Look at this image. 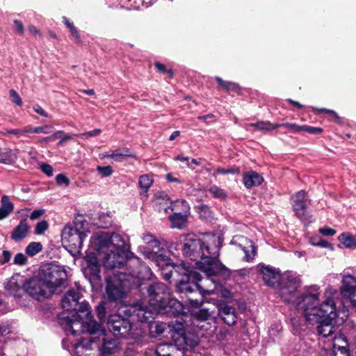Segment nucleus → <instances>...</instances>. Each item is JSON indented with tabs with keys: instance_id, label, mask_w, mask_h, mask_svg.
I'll return each mask as SVG.
<instances>
[{
	"instance_id": "f257e3e1",
	"label": "nucleus",
	"mask_w": 356,
	"mask_h": 356,
	"mask_svg": "<svg viewBox=\"0 0 356 356\" xmlns=\"http://www.w3.org/2000/svg\"><path fill=\"white\" fill-rule=\"evenodd\" d=\"M182 241L183 254L196 261L197 268L207 277L202 278L197 272L188 268L178 267L183 277L177 286V291L186 295L191 306L199 307L204 301L203 297L211 293L213 291L204 289L203 286L210 281L213 282L211 277L225 268L218 259L222 242L220 238L215 234H207L202 240L193 234L184 236Z\"/></svg>"
},
{
	"instance_id": "f03ea898",
	"label": "nucleus",
	"mask_w": 356,
	"mask_h": 356,
	"mask_svg": "<svg viewBox=\"0 0 356 356\" xmlns=\"http://www.w3.org/2000/svg\"><path fill=\"white\" fill-rule=\"evenodd\" d=\"M298 280L293 276L288 277L282 289V296L286 303L296 305L301 311L305 321L309 324H318V334L323 337H331L336 330L333 321L339 315L337 306L338 291L330 286L321 296L320 287L312 285L298 295Z\"/></svg>"
},
{
	"instance_id": "7ed1b4c3",
	"label": "nucleus",
	"mask_w": 356,
	"mask_h": 356,
	"mask_svg": "<svg viewBox=\"0 0 356 356\" xmlns=\"http://www.w3.org/2000/svg\"><path fill=\"white\" fill-rule=\"evenodd\" d=\"M90 250L95 251L106 269L121 268L132 252L122 236L118 234L99 232L92 237Z\"/></svg>"
},
{
	"instance_id": "20e7f679",
	"label": "nucleus",
	"mask_w": 356,
	"mask_h": 356,
	"mask_svg": "<svg viewBox=\"0 0 356 356\" xmlns=\"http://www.w3.org/2000/svg\"><path fill=\"white\" fill-rule=\"evenodd\" d=\"M88 233L87 221L76 220L64 227L61 234L62 243L69 252L75 256L80 253L83 241Z\"/></svg>"
},
{
	"instance_id": "39448f33",
	"label": "nucleus",
	"mask_w": 356,
	"mask_h": 356,
	"mask_svg": "<svg viewBox=\"0 0 356 356\" xmlns=\"http://www.w3.org/2000/svg\"><path fill=\"white\" fill-rule=\"evenodd\" d=\"M90 314L86 316L82 314V317L76 314H73L72 317L66 316L64 317L63 325L67 334L70 333L73 336H78L83 332H88L90 335L88 341L95 342L96 334L98 332L99 325L95 321L91 318Z\"/></svg>"
},
{
	"instance_id": "423d86ee",
	"label": "nucleus",
	"mask_w": 356,
	"mask_h": 356,
	"mask_svg": "<svg viewBox=\"0 0 356 356\" xmlns=\"http://www.w3.org/2000/svg\"><path fill=\"white\" fill-rule=\"evenodd\" d=\"M172 343H161L157 346L156 353L157 355H164L167 351L175 352V350L185 351L193 348L197 345V341L187 337L183 325H178V327L171 334Z\"/></svg>"
},
{
	"instance_id": "0eeeda50",
	"label": "nucleus",
	"mask_w": 356,
	"mask_h": 356,
	"mask_svg": "<svg viewBox=\"0 0 356 356\" xmlns=\"http://www.w3.org/2000/svg\"><path fill=\"white\" fill-rule=\"evenodd\" d=\"M132 287L127 274H115L106 277V296L110 301L120 300L126 296V289Z\"/></svg>"
},
{
	"instance_id": "6e6552de",
	"label": "nucleus",
	"mask_w": 356,
	"mask_h": 356,
	"mask_svg": "<svg viewBox=\"0 0 356 356\" xmlns=\"http://www.w3.org/2000/svg\"><path fill=\"white\" fill-rule=\"evenodd\" d=\"M146 291L149 297V304L154 310L165 309L170 299V293L166 285L161 282H156L145 286L140 290Z\"/></svg>"
},
{
	"instance_id": "1a4fd4ad",
	"label": "nucleus",
	"mask_w": 356,
	"mask_h": 356,
	"mask_svg": "<svg viewBox=\"0 0 356 356\" xmlns=\"http://www.w3.org/2000/svg\"><path fill=\"white\" fill-rule=\"evenodd\" d=\"M260 273L262 275V277L264 282L268 286L270 287H275L277 284H280V296L282 300H284V298L282 296V289L284 285V282H285V280L288 277L293 276L296 277L298 280L299 284L298 286L297 287V289H298V288L300 286V280L299 277L291 273L284 274V275L282 276L280 272L276 268L268 266H262L260 268ZM297 292L298 295H301L302 293V292H299L298 290H297ZM283 301L285 302L284 300Z\"/></svg>"
},
{
	"instance_id": "9d476101",
	"label": "nucleus",
	"mask_w": 356,
	"mask_h": 356,
	"mask_svg": "<svg viewBox=\"0 0 356 356\" xmlns=\"http://www.w3.org/2000/svg\"><path fill=\"white\" fill-rule=\"evenodd\" d=\"M80 293L74 289L69 290L62 299V307L66 311H74V314L82 317L91 313V308L86 302L79 303Z\"/></svg>"
},
{
	"instance_id": "9b49d317",
	"label": "nucleus",
	"mask_w": 356,
	"mask_h": 356,
	"mask_svg": "<svg viewBox=\"0 0 356 356\" xmlns=\"http://www.w3.org/2000/svg\"><path fill=\"white\" fill-rule=\"evenodd\" d=\"M49 291H54L61 286L67 279L65 270L56 266H51L41 270L39 273Z\"/></svg>"
},
{
	"instance_id": "f8f14e48",
	"label": "nucleus",
	"mask_w": 356,
	"mask_h": 356,
	"mask_svg": "<svg viewBox=\"0 0 356 356\" xmlns=\"http://www.w3.org/2000/svg\"><path fill=\"white\" fill-rule=\"evenodd\" d=\"M126 316L132 317L140 322H150L155 317V313L159 312L160 310H154L148 309L147 305L142 303H136L129 307H125L122 311Z\"/></svg>"
},
{
	"instance_id": "ddd939ff",
	"label": "nucleus",
	"mask_w": 356,
	"mask_h": 356,
	"mask_svg": "<svg viewBox=\"0 0 356 356\" xmlns=\"http://www.w3.org/2000/svg\"><path fill=\"white\" fill-rule=\"evenodd\" d=\"M107 326L113 335L122 337H127L131 327L129 321L118 314H113L108 317Z\"/></svg>"
},
{
	"instance_id": "4468645a",
	"label": "nucleus",
	"mask_w": 356,
	"mask_h": 356,
	"mask_svg": "<svg viewBox=\"0 0 356 356\" xmlns=\"http://www.w3.org/2000/svg\"><path fill=\"white\" fill-rule=\"evenodd\" d=\"M99 261L95 251L90 250L86 257V266L83 269V274L91 284H97L100 281Z\"/></svg>"
},
{
	"instance_id": "2eb2a0df",
	"label": "nucleus",
	"mask_w": 356,
	"mask_h": 356,
	"mask_svg": "<svg viewBox=\"0 0 356 356\" xmlns=\"http://www.w3.org/2000/svg\"><path fill=\"white\" fill-rule=\"evenodd\" d=\"M172 211H175L173 215L169 216L173 227L182 229L185 227L190 207L185 200L176 201L172 207Z\"/></svg>"
},
{
	"instance_id": "dca6fc26",
	"label": "nucleus",
	"mask_w": 356,
	"mask_h": 356,
	"mask_svg": "<svg viewBox=\"0 0 356 356\" xmlns=\"http://www.w3.org/2000/svg\"><path fill=\"white\" fill-rule=\"evenodd\" d=\"M24 290L33 298L41 300L47 297V288L42 278L39 274L38 277H33L24 284Z\"/></svg>"
},
{
	"instance_id": "f3484780",
	"label": "nucleus",
	"mask_w": 356,
	"mask_h": 356,
	"mask_svg": "<svg viewBox=\"0 0 356 356\" xmlns=\"http://www.w3.org/2000/svg\"><path fill=\"white\" fill-rule=\"evenodd\" d=\"M96 340L93 343H97V347L104 355H108L117 349V341L109 336L106 330L99 325L98 332L95 335Z\"/></svg>"
},
{
	"instance_id": "a211bd4d",
	"label": "nucleus",
	"mask_w": 356,
	"mask_h": 356,
	"mask_svg": "<svg viewBox=\"0 0 356 356\" xmlns=\"http://www.w3.org/2000/svg\"><path fill=\"white\" fill-rule=\"evenodd\" d=\"M309 199L304 191H300L291 197V205L297 217L302 221L309 219L307 202Z\"/></svg>"
},
{
	"instance_id": "6ab92c4d",
	"label": "nucleus",
	"mask_w": 356,
	"mask_h": 356,
	"mask_svg": "<svg viewBox=\"0 0 356 356\" xmlns=\"http://www.w3.org/2000/svg\"><path fill=\"white\" fill-rule=\"evenodd\" d=\"M152 273L149 266L144 264H140L137 270H133L127 277L131 280V284L133 287H140V290L147 286L143 281L148 280L152 277Z\"/></svg>"
},
{
	"instance_id": "aec40b11",
	"label": "nucleus",
	"mask_w": 356,
	"mask_h": 356,
	"mask_svg": "<svg viewBox=\"0 0 356 356\" xmlns=\"http://www.w3.org/2000/svg\"><path fill=\"white\" fill-rule=\"evenodd\" d=\"M217 307L219 315L226 324L233 325L236 323L237 317L234 307L228 305L225 302H218Z\"/></svg>"
},
{
	"instance_id": "412c9836",
	"label": "nucleus",
	"mask_w": 356,
	"mask_h": 356,
	"mask_svg": "<svg viewBox=\"0 0 356 356\" xmlns=\"http://www.w3.org/2000/svg\"><path fill=\"white\" fill-rule=\"evenodd\" d=\"M232 244L236 245L244 252V259L247 261L253 259L255 254V248L252 241H249L247 238L243 236H237L232 241Z\"/></svg>"
},
{
	"instance_id": "4be33fe9",
	"label": "nucleus",
	"mask_w": 356,
	"mask_h": 356,
	"mask_svg": "<svg viewBox=\"0 0 356 356\" xmlns=\"http://www.w3.org/2000/svg\"><path fill=\"white\" fill-rule=\"evenodd\" d=\"M342 285L340 288V293L343 298L349 300L353 296H356V278L351 275L343 276Z\"/></svg>"
},
{
	"instance_id": "5701e85b",
	"label": "nucleus",
	"mask_w": 356,
	"mask_h": 356,
	"mask_svg": "<svg viewBox=\"0 0 356 356\" xmlns=\"http://www.w3.org/2000/svg\"><path fill=\"white\" fill-rule=\"evenodd\" d=\"M52 127L50 125H44L42 127H26L22 129H11L8 132L9 134L19 135L25 134H47L52 131Z\"/></svg>"
},
{
	"instance_id": "b1692460",
	"label": "nucleus",
	"mask_w": 356,
	"mask_h": 356,
	"mask_svg": "<svg viewBox=\"0 0 356 356\" xmlns=\"http://www.w3.org/2000/svg\"><path fill=\"white\" fill-rule=\"evenodd\" d=\"M29 232V226L26 219L20 220L19 225L13 229L11 238L15 241H20L24 239Z\"/></svg>"
},
{
	"instance_id": "393cba45",
	"label": "nucleus",
	"mask_w": 356,
	"mask_h": 356,
	"mask_svg": "<svg viewBox=\"0 0 356 356\" xmlns=\"http://www.w3.org/2000/svg\"><path fill=\"white\" fill-rule=\"evenodd\" d=\"M264 181L263 177L254 171L248 172L243 175V184L247 188L257 186Z\"/></svg>"
},
{
	"instance_id": "a878e982",
	"label": "nucleus",
	"mask_w": 356,
	"mask_h": 356,
	"mask_svg": "<svg viewBox=\"0 0 356 356\" xmlns=\"http://www.w3.org/2000/svg\"><path fill=\"white\" fill-rule=\"evenodd\" d=\"M18 157V150L11 149H0V163L6 165H12L15 163Z\"/></svg>"
},
{
	"instance_id": "bb28decb",
	"label": "nucleus",
	"mask_w": 356,
	"mask_h": 356,
	"mask_svg": "<svg viewBox=\"0 0 356 356\" xmlns=\"http://www.w3.org/2000/svg\"><path fill=\"white\" fill-rule=\"evenodd\" d=\"M280 127V124H272L268 121H259L256 123H250L246 125L248 131L259 130L269 131Z\"/></svg>"
},
{
	"instance_id": "cd10ccee",
	"label": "nucleus",
	"mask_w": 356,
	"mask_h": 356,
	"mask_svg": "<svg viewBox=\"0 0 356 356\" xmlns=\"http://www.w3.org/2000/svg\"><path fill=\"white\" fill-rule=\"evenodd\" d=\"M24 283L23 277L19 274H16L10 277L5 287L10 292H17L19 291L22 286L24 287Z\"/></svg>"
},
{
	"instance_id": "c85d7f7f",
	"label": "nucleus",
	"mask_w": 356,
	"mask_h": 356,
	"mask_svg": "<svg viewBox=\"0 0 356 356\" xmlns=\"http://www.w3.org/2000/svg\"><path fill=\"white\" fill-rule=\"evenodd\" d=\"M143 240L147 245V249L149 251L150 254H156L160 250L159 242L152 234H147L143 237Z\"/></svg>"
},
{
	"instance_id": "c756f323",
	"label": "nucleus",
	"mask_w": 356,
	"mask_h": 356,
	"mask_svg": "<svg viewBox=\"0 0 356 356\" xmlns=\"http://www.w3.org/2000/svg\"><path fill=\"white\" fill-rule=\"evenodd\" d=\"M347 346L348 344L345 340L336 339L334 337V343L332 349L335 356H348V349Z\"/></svg>"
},
{
	"instance_id": "7c9ffc66",
	"label": "nucleus",
	"mask_w": 356,
	"mask_h": 356,
	"mask_svg": "<svg viewBox=\"0 0 356 356\" xmlns=\"http://www.w3.org/2000/svg\"><path fill=\"white\" fill-rule=\"evenodd\" d=\"M104 157L113 159L115 161H122L124 157H135V154L127 148L117 149L110 154H106Z\"/></svg>"
},
{
	"instance_id": "2f4dec72",
	"label": "nucleus",
	"mask_w": 356,
	"mask_h": 356,
	"mask_svg": "<svg viewBox=\"0 0 356 356\" xmlns=\"http://www.w3.org/2000/svg\"><path fill=\"white\" fill-rule=\"evenodd\" d=\"M1 203L0 220H2L6 218L13 211L14 206L6 195L2 196Z\"/></svg>"
},
{
	"instance_id": "473e14b6",
	"label": "nucleus",
	"mask_w": 356,
	"mask_h": 356,
	"mask_svg": "<svg viewBox=\"0 0 356 356\" xmlns=\"http://www.w3.org/2000/svg\"><path fill=\"white\" fill-rule=\"evenodd\" d=\"M215 79L218 83V85L220 86L222 88V89L225 90V91L228 92H239L240 87L238 84L234 82L224 81L218 76H216Z\"/></svg>"
},
{
	"instance_id": "72a5a7b5",
	"label": "nucleus",
	"mask_w": 356,
	"mask_h": 356,
	"mask_svg": "<svg viewBox=\"0 0 356 356\" xmlns=\"http://www.w3.org/2000/svg\"><path fill=\"white\" fill-rule=\"evenodd\" d=\"M74 135L65 133L63 131H57L51 136L46 137L43 139L44 141L48 142L60 139L58 145H62L64 142L67 141L72 138Z\"/></svg>"
},
{
	"instance_id": "f704fd0d",
	"label": "nucleus",
	"mask_w": 356,
	"mask_h": 356,
	"mask_svg": "<svg viewBox=\"0 0 356 356\" xmlns=\"http://www.w3.org/2000/svg\"><path fill=\"white\" fill-rule=\"evenodd\" d=\"M338 240L344 248H351L355 247V236L349 233H343L338 237Z\"/></svg>"
},
{
	"instance_id": "c9c22d12",
	"label": "nucleus",
	"mask_w": 356,
	"mask_h": 356,
	"mask_svg": "<svg viewBox=\"0 0 356 356\" xmlns=\"http://www.w3.org/2000/svg\"><path fill=\"white\" fill-rule=\"evenodd\" d=\"M153 184V179L148 175H143L139 177V187L143 190V194L147 196V191Z\"/></svg>"
},
{
	"instance_id": "e433bc0d",
	"label": "nucleus",
	"mask_w": 356,
	"mask_h": 356,
	"mask_svg": "<svg viewBox=\"0 0 356 356\" xmlns=\"http://www.w3.org/2000/svg\"><path fill=\"white\" fill-rule=\"evenodd\" d=\"M42 249V245L40 242H31L26 248V254L30 257H33L39 253Z\"/></svg>"
},
{
	"instance_id": "4c0bfd02",
	"label": "nucleus",
	"mask_w": 356,
	"mask_h": 356,
	"mask_svg": "<svg viewBox=\"0 0 356 356\" xmlns=\"http://www.w3.org/2000/svg\"><path fill=\"white\" fill-rule=\"evenodd\" d=\"M209 192L216 198L224 200L227 197L225 191L216 185L211 186L209 189Z\"/></svg>"
},
{
	"instance_id": "58836bf2",
	"label": "nucleus",
	"mask_w": 356,
	"mask_h": 356,
	"mask_svg": "<svg viewBox=\"0 0 356 356\" xmlns=\"http://www.w3.org/2000/svg\"><path fill=\"white\" fill-rule=\"evenodd\" d=\"M154 328V331L159 335L163 334L166 330L169 329L171 332H175L177 329L173 330L170 328V325L164 323H156L155 325L152 326V329Z\"/></svg>"
},
{
	"instance_id": "ea45409f",
	"label": "nucleus",
	"mask_w": 356,
	"mask_h": 356,
	"mask_svg": "<svg viewBox=\"0 0 356 356\" xmlns=\"http://www.w3.org/2000/svg\"><path fill=\"white\" fill-rule=\"evenodd\" d=\"M310 243L314 246H319L333 250V247L330 243L325 240L318 238V237H312L310 238Z\"/></svg>"
},
{
	"instance_id": "a19ab883",
	"label": "nucleus",
	"mask_w": 356,
	"mask_h": 356,
	"mask_svg": "<svg viewBox=\"0 0 356 356\" xmlns=\"http://www.w3.org/2000/svg\"><path fill=\"white\" fill-rule=\"evenodd\" d=\"M49 227L47 220H41L36 224L34 232L37 235H42L49 229Z\"/></svg>"
},
{
	"instance_id": "79ce46f5",
	"label": "nucleus",
	"mask_w": 356,
	"mask_h": 356,
	"mask_svg": "<svg viewBox=\"0 0 356 356\" xmlns=\"http://www.w3.org/2000/svg\"><path fill=\"white\" fill-rule=\"evenodd\" d=\"M195 317L199 321H204L207 320L211 316L209 309H202L195 312L194 314Z\"/></svg>"
},
{
	"instance_id": "37998d69",
	"label": "nucleus",
	"mask_w": 356,
	"mask_h": 356,
	"mask_svg": "<svg viewBox=\"0 0 356 356\" xmlns=\"http://www.w3.org/2000/svg\"><path fill=\"white\" fill-rule=\"evenodd\" d=\"M96 311L97 314V316L99 318V320L102 322L106 320V307H105V303L104 302H100L97 307H96Z\"/></svg>"
},
{
	"instance_id": "c03bdc74",
	"label": "nucleus",
	"mask_w": 356,
	"mask_h": 356,
	"mask_svg": "<svg viewBox=\"0 0 356 356\" xmlns=\"http://www.w3.org/2000/svg\"><path fill=\"white\" fill-rule=\"evenodd\" d=\"M10 97L11 99V101L13 103L15 104L16 105L21 106L23 104L22 98L19 95V94L17 92V91L14 89H11L9 91Z\"/></svg>"
},
{
	"instance_id": "a18cd8bd",
	"label": "nucleus",
	"mask_w": 356,
	"mask_h": 356,
	"mask_svg": "<svg viewBox=\"0 0 356 356\" xmlns=\"http://www.w3.org/2000/svg\"><path fill=\"white\" fill-rule=\"evenodd\" d=\"M97 170L100 175H102V177H109L113 173V169L110 165L104 167L97 166Z\"/></svg>"
},
{
	"instance_id": "49530a36",
	"label": "nucleus",
	"mask_w": 356,
	"mask_h": 356,
	"mask_svg": "<svg viewBox=\"0 0 356 356\" xmlns=\"http://www.w3.org/2000/svg\"><path fill=\"white\" fill-rule=\"evenodd\" d=\"M13 263L16 265H25L27 263V258L23 253H17L13 259Z\"/></svg>"
},
{
	"instance_id": "de8ad7c7",
	"label": "nucleus",
	"mask_w": 356,
	"mask_h": 356,
	"mask_svg": "<svg viewBox=\"0 0 356 356\" xmlns=\"http://www.w3.org/2000/svg\"><path fill=\"white\" fill-rule=\"evenodd\" d=\"M11 252L7 250H3L0 252V264L3 265L8 263L11 259Z\"/></svg>"
},
{
	"instance_id": "09e8293b",
	"label": "nucleus",
	"mask_w": 356,
	"mask_h": 356,
	"mask_svg": "<svg viewBox=\"0 0 356 356\" xmlns=\"http://www.w3.org/2000/svg\"><path fill=\"white\" fill-rule=\"evenodd\" d=\"M302 131L307 132L310 134H319L323 132V129L319 127H313L307 125L302 126Z\"/></svg>"
},
{
	"instance_id": "8fccbe9b",
	"label": "nucleus",
	"mask_w": 356,
	"mask_h": 356,
	"mask_svg": "<svg viewBox=\"0 0 356 356\" xmlns=\"http://www.w3.org/2000/svg\"><path fill=\"white\" fill-rule=\"evenodd\" d=\"M280 127H286L291 130H292L294 132H301L302 131V126L292 124V123H284V124H280Z\"/></svg>"
},
{
	"instance_id": "3c124183",
	"label": "nucleus",
	"mask_w": 356,
	"mask_h": 356,
	"mask_svg": "<svg viewBox=\"0 0 356 356\" xmlns=\"http://www.w3.org/2000/svg\"><path fill=\"white\" fill-rule=\"evenodd\" d=\"M41 170L47 176L51 177L53 175V168L46 163H43L40 165Z\"/></svg>"
},
{
	"instance_id": "603ef678",
	"label": "nucleus",
	"mask_w": 356,
	"mask_h": 356,
	"mask_svg": "<svg viewBox=\"0 0 356 356\" xmlns=\"http://www.w3.org/2000/svg\"><path fill=\"white\" fill-rule=\"evenodd\" d=\"M102 132V130L100 129H95L92 131H90L81 134L77 135L78 136L88 138V137H93L99 135Z\"/></svg>"
},
{
	"instance_id": "864d4df0",
	"label": "nucleus",
	"mask_w": 356,
	"mask_h": 356,
	"mask_svg": "<svg viewBox=\"0 0 356 356\" xmlns=\"http://www.w3.org/2000/svg\"><path fill=\"white\" fill-rule=\"evenodd\" d=\"M45 213L44 209L34 210L30 215V218L33 220L40 218Z\"/></svg>"
},
{
	"instance_id": "5fc2aeb1",
	"label": "nucleus",
	"mask_w": 356,
	"mask_h": 356,
	"mask_svg": "<svg viewBox=\"0 0 356 356\" xmlns=\"http://www.w3.org/2000/svg\"><path fill=\"white\" fill-rule=\"evenodd\" d=\"M313 109L316 111L318 113L325 112V113H329L334 119H336V120L339 119V116L337 114V113L332 110H329V109H326V108H313Z\"/></svg>"
},
{
	"instance_id": "6e6d98bb",
	"label": "nucleus",
	"mask_w": 356,
	"mask_h": 356,
	"mask_svg": "<svg viewBox=\"0 0 356 356\" xmlns=\"http://www.w3.org/2000/svg\"><path fill=\"white\" fill-rule=\"evenodd\" d=\"M319 232L324 236H333L336 234V231L330 227H322L319 229Z\"/></svg>"
},
{
	"instance_id": "4d7b16f0",
	"label": "nucleus",
	"mask_w": 356,
	"mask_h": 356,
	"mask_svg": "<svg viewBox=\"0 0 356 356\" xmlns=\"http://www.w3.org/2000/svg\"><path fill=\"white\" fill-rule=\"evenodd\" d=\"M13 23H14L15 27L17 31L18 32V33L19 35H22L24 32V26L22 23V22H20L18 19H15L13 21Z\"/></svg>"
},
{
	"instance_id": "13d9d810",
	"label": "nucleus",
	"mask_w": 356,
	"mask_h": 356,
	"mask_svg": "<svg viewBox=\"0 0 356 356\" xmlns=\"http://www.w3.org/2000/svg\"><path fill=\"white\" fill-rule=\"evenodd\" d=\"M155 67L157 69V70L159 72H161V73L168 72V74H170V75L171 76L173 74L172 71L171 70H166L165 66L163 64H161V63H155Z\"/></svg>"
},
{
	"instance_id": "bf43d9fd",
	"label": "nucleus",
	"mask_w": 356,
	"mask_h": 356,
	"mask_svg": "<svg viewBox=\"0 0 356 356\" xmlns=\"http://www.w3.org/2000/svg\"><path fill=\"white\" fill-rule=\"evenodd\" d=\"M56 181L58 184H68L69 181L68 179L63 175V174H59L56 177Z\"/></svg>"
},
{
	"instance_id": "052dcab7",
	"label": "nucleus",
	"mask_w": 356,
	"mask_h": 356,
	"mask_svg": "<svg viewBox=\"0 0 356 356\" xmlns=\"http://www.w3.org/2000/svg\"><path fill=\"white\" fill-rule=\"evenodd\" d=\"M72 38L75 40L76 42H81V37L79 33V31L76 27H74L70 31Z\"/></svg>"
},
{
	"instance_id": "680f3d73",
	"label": "nucleus",
	"mask_w": 356,
	"mask_h": 356,
	"mask_svg": "<svg viewBox=\"0 0 356 356\" xmlns=\"http://www.w3.org/2000/svg\"><path fill=\"white\" fill-rule=\"evenodd\" d=\"M33 109L35 113L40 114V115H42L43 117H46V118L48 117V114L43 110V108L40 106H39L38 104L34 105L33 106Z\"/></svg>"
},
{
	"instance_id": "e2e57ef3",
	"label": "nucleus",
	"mask_w": 356,
	"mask_h": 356,
	"mask_svg": "<svg viewBox=\"0 0 356 356\" xmlns=\"http://www.w3.org/2000/svg\"><path fill=\"white\" fill-rule=\"evenodd\" d=\"M63 22L66 25V26L70 29V31H71L72 28L75 27L73 23L70 22L66 17H63Z\"/></svg>"
},
{
	"instance_id": "0e129e2a",
	"label": "nucleus",
	"mask_w": 356,
	"mask_h": 356,
	"mask_svg": "<svg viewBox=\"0 0 356 356\" xmlns=\"http://www.w3.org/2000/svg\"><path fill=\"white\" fill-rule=\"evenodd\" d=\"M29 31L34 35H40V31L33 25L29 26Z\"/></svg>"
},
{
	"instance_id": "69168bd1",
	"label": "nucleus",
	"mask_w": 356,
	"mask_h": 356,
	"mask_svg": "<svg viewBox=\"0 0 356 356\" xmlns=\"http://www.w3.org/2000/svg\"><path fill=\"white\" fill-rule=\"evenodd\" d=\"M166 179L170 182H177L181 183V181L178 179L177 178L174 177L172 174H167L166 175Z\"/></svg>"
},
{
	"instance_id": "338daca9",
	"label": "nucleus",
	"mask_w": 356,
	"mask_h": 356,
	"mask_svg": "<svg viewBox=\"0 0 356 356\" xmlns=\"http://www.w3.org/2000/svg\"><path fill=\"white\" fill-rule=\"evenodd\" d=\"M231 172H233V170L232 169H224V168H218L216 170V174H222V175H225V174H227V173H231Z\"/></svg>"
},
{
	"instance_id": "774afa93",
	"label": "nucleus",
	"mask_w": 356,
	"mask_h": 356,
	"mask_svg": "<svg viewBox=\"0 0 356 356\" xmlns=\"http://www.w3.org/2000/svg\"><path fill=\"white\" fill-rule=\"evenodd\" d=\"M176 160H179V161H186L187 162V165L189 167V168H191V163L190 162L188 161L189 160V158L188 157H185V156H177L176 158H175Z\"/></svg>"
}]
</instances>
